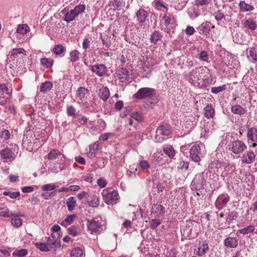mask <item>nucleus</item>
Segmentation results:
<instances>
[{
	"label": "nucleus",
	"mask_w": 257,
	"mask_h": 257,
	"mask_svg": "<svg viewBox=\"0 0 257 257\" xmlns=\"http://www.w3.org/2000/svg\"><path fill=\"white\" fill-rule=\"evenodd\" d=\"M88 230L92 233H100L106 229L104 225V221L100 216L94 217L91 220H87L86 223Z\"/></svg>",
	"instance_id": "obj_1"
},
{
	"label": "nucleus",
	"mask_w": 257,
	"mask_h": 257,
	"mask_svg": "<svg viewBox=\"0 0 257 257\" xmlns=\"http://www.w3.org/2000/svg\"><path fill=\"white\" fill-rule=\"evenodd\" d=\"M102 196L105 203L107 204H115L119 199L118 192L115 190L104 189L102 191Z\"/></svg>",
	"instance_id": "obj_2"
},
{
	"label": "nucleus",
	"mask_w": 257,
	"mask_h": 257,
	"mask_svg": "<svg viewBox=\"0 0 257 257\" xmlns=\"http://www.w3.org/2000/svg\"><path fill=\"white\" fill-rule=\"evenodd\" d=\"M156 94V90L153 88L143 87L138 90L134 95V98L138 99H143L151 97Z\"/></svg>",
	"instance_id": "obj_3"
},
{
	"label": "nucleus",
	"mask_w": 257,
	"mask_h": 257,
	"mask_svg": "<svg viewBox=\"0 0 257 257\" xmlns=\"http://www.w3.org/2000/svg\"><path fill=\"white\" fill-rule=\"evenodd\" d=\"M246 148L247 146L245 143L240 140L233 141L228 145L229 150L235 154H241Z\"/></svg>",
	"instance_id": "obj_4"
},
{
	"label": "nucleus",
	"mask_w": 257,
	"mask_h": 257,
	"mask_svg": "<svg viewBox=\"0 0 257 257\" xmlns=\"http://www.w3.org/2000/svg\"><path fill=\"white\" fill-rule=\"evenodd\" d=\"M46 157L50 161H53L56 159H59L58 160V163L60 165L59 166L60 171H62L64 169V167L63 166H61V165H62L64 163L65 157L58 150L56 149L52 150L46 156Z\"/></svg>",
	"instance_id": "obj_5"
},
{
	"label": "nucleus",
	"mask_w": 257,
	"mask_h": 257,
	"mask_svg": "<svg viewBox=\"0 0 257 257\" xmlns=\"http://www.w3.org/2000/svg\"><path fill=\"white\" fill-rule=\"evenodd\" d=\"M206 183V179L204 178L203 174H198L192 182V186L196 190H202Z\"/></svg>",
	"instance_id": "obj_6"
},
{
	"label": "nucleus",
	"mask_w": 257,
	"mask_h": 257,
	"mask_svg": "<svg viewBox=\"0 0 257 257\" xmlns=\"http://www.w3.org/2000/svg\"><path fill=\"white\" fill-rule=\"evenodd\" d=\"M91 70L99 77L104 76L107 71V67L103 64L90 65Z\"/></svg>",
	"instance_id": "obj_7"
},
{
	"label": "nucleus",
	"mask_w": 257,
	"mask_h": 257,
	"mask_svg": "<svg viewBox=\"0 0 257 257\" xmlns=\"http://www.w3.org/2000/svg\"><path fill=\"white\" fill-rule=\"evenodd\" d=\"M201 154L200 147L198 145H193L190 150L191 159L195 162H199L201 160L200 155Z\"/></svg>",
	"instance_id": "obj_8"
},
{
	"label": "nucleus",
	"mask_w": 257,
	"mask_h": 257,
	"mask_svg": "<svg viewBox=\"0 0 257 257\" xmlns=\"http://www.w3.org/2000/svg\"><path fill=\"white\" fill-rule=\"evenodd\" d=\"M214 28V26L208 21L201 24L199 28V33L208 38L211 29Z\"/></svg>",
	"instance_id": "obj_9"
},
{
	"label": "nucleus",
	"mask_w": 257,
	"mask_h": 257,
	"mask_svg": "<svg viewBox=\"0 0 257 257\" xmlns=\"http://www.w3.org/2000/svg\"><path fill=\"white\" fill-rule=\"evenodd\" d=\"M10 58L21 60L26 55V51L23 48H14L9 53Z\"/></svg>",
	"instance_id": "obj_10"
},
{
	"label": "nucleus",
	"mask_w": 257,
	"mask_h": 257,
	"mask_svg": "<svg viewBox=\"0 0 257 257\" xmlns=\"http://www.w3.org/2000/svg\"><path fill=\"white\" fill-rule=\"evenodd\" d=\"M156 136H168L171 134L170 126L167 124L160 125L156 130Z\"/></svg>",
	"instance_id": "obj_11"
},
{
	"label": "nucleus",
	"mask_w": 257,
	"mask_h": 257,
	"mask_svg": "<svg viewBox=\"0 0 257 257\" xmlns=\"http://www.w3.org/2000/svg\"><path fill=\"white\" fill-rule=\"evenodd\" d=\"M255 158V155L251 151H248L246 153L244 154L241 157V161L243 163L249 164L252 163Z\"/></svg>",
	"instance_id": "obj_12"
},
{
	"label": "nucleus",
	"mask_w": 257,
	"mask_h": 257,
	"mask_svg": "<svg viewBox=\"0 0 257 257\" xmlns=\"http://www.w3.org/2000/svg\"><path fill=\"white\" fill-rule=\"evenodd\" d=\"M136 16L139 23H144L146 22V18L148 16V13L144 9H140L137 11Z\"/></svg>",
	"instance_id": "obj_13"
},
{
	"label": "nucleus",
	"mask_w": 257,
	"mask_h": 257,
	"mask_svg": "<svg viewBox=\"0 0 257 257\" xmlns=\"http://www.w3.org/2000/svg\"><path fill=\"white\" fill-rule=\"evenodd\" d=\"M229 200L230 197L227 194L220 196L216 201V206L218 208H223L226 205Z\"/></svg>",
	"instance_id": "obj_14"
},
{
	"label": "nucleus",
	"mask_w": 257,
	"mask_h": 257,
	"mask_svg": "<svg viewBox=\"0 0 257 257\" xmlns=\"http://www.w3.org/2000/svg\"><path fill=\"white\" fill-rule=\"evenodd\" d=\"M227 222L228 220H227V218L226 216L225 217V214L221 212L218 214L217 223L219 227L221 228L229 227L227 226Z\"/></svg>",
	"instance_id": "obj_15"
},
{
	"label": "nucleus",
	"mask_w": 257,
	"mask_h": 257,
	"mask_svg": "<svg viewBox=\"0 0 257 257\" xmlns=\"http://www.w3.org/2000/svg\"><path fill=\"white\" fill-rule=\"evenodd\" d=\"M224 244L229 248H235L238 245V240L235 237H228L224 240Z\"/></svg>",
	"instance_id": "obj_16"
},
{
	"label": "nucleus",
	"mask_w": 257,
	"mask_h": 257,
	"mask_svg": "<svg viewBox=\"0 0 257 257\" xmlns=\"http://www.w3.org/2000/svg\"><path fill=\"white\" fill-rule=\"evenodd\" d=\"M116 74L119 79H124L126 81L130 79V73L125 68H119Z\"/></svg>",
	"instance_id": "obj_17"
},
{
	"label": "nucleus",
	"mask_w": 257,
	"mask_h": 257,
	"mask_svg": "<svg viewBox=\"0 0 257 257\" xmlns=\"http://www.w3.org/2000/svg\"><path fill=\"white\" fill-rule=\"evenodd\" d=\"M243 25L244 27L252 31L255 30L257 28L256 22L251 18L246 19L243 23Z\"/></svg>",
	"instance_id": "obj_18"
},
{
	"label": "nucleus",
	"mask_w": 257,
	"mask_h": 257,
	"mask_svg": "<svg viewBox=\"0 0 257 257\" xmlns=\"http://www.w3.org/2000/svg\"><path fill=\"white\" fill-rule=\"evenodd\" d=\"M204 116L207 118H213L215 110L211 104H207L204 108Z\"/></svg>",
	"instance_id": "obj_19"
},
{
	"label": "nucleus",
	"mask_w": 257,
	"mask_h": 257,
	"mask_svg": "<svg viewBox=\"0 0 257 257\" xmlns=\"http://www.w3.org/2000/svg\"><path fill=\"white\" fill-rule=\"evenodd\" d=\"M46 243L48 245L50 249H56L61 246L60 242L59 240H55L54 239H51L50 237H48Z\"/></svg>",
	"instance_id": "obj_20"
},
{
	"label": "nucleus",
	"mask_w": 257,
	"mask_h": 257,
	"mask_svg": "<svg viewBox=\"0 0 257 257\" xmlns=\"http://www.w3.org/2000/svg\"><path fill=\"white\" fill-rule=\"evenodd\" d=\"M247 138L252 142H257V129L254 127L249 128L247 131Z\"/></svg>",
	"instance_id": "obj_21"
},
{
	"label": "nucleus",
	"mask_w": 257,
	"mask_h": 257,
	"mask_svg": "<svg viewBox=\"0 0 257 257\" xmlns=\"http://www.w3.org/2000/svg\"><path fill=\"white\" fill-rule=\"evenodd\" d=\"M231 111L233 113L240 115H243L246 112V109L238 104L232 105Z\"/></svg>",
	"instance_id": "obj_22"
},
{
	"label": "nucleus",
	"mask_w": 257,
	"mask_h": 257,
	"mask_svg": "<svg viewBox=\"0 0 257 257\" xmlns=\"http://www.w3.org/2000/svg\"><path fill=\"white\" fill-rule=\"evenodd\" d=\"M209 250V246L208 243L203 242L198 248L197 251V254L199 256H202L206 253Z\"/></svg>",
	"instance_id": "obj_23"
},
{
	"label": "nucleus",
	"mask_w": 257,
	"mask_h": 257,
	"mask_svg": "<svg viewBox=\"0 0 257 257\" xmlns=\"http://www.w3.org/2000/svg\"><path fill=\"white\" fill-rule=\"evenodd\" d=\"M1 155L4 159H13L14 153L12 150L6 148L1 151Z\"/></svg>",
	"instance_id": "obj_24"
},
{
	"label": "nucleus",
	"mask_w": 257,
	"mask_h": 257,
	"mask_svg": "<svg viewBox=\"0 0 257 257\" xmlns=\"http://www.w3.org/2000/svg\"><path fill=\"white\" fill-rule=\"evenodd\" d=\"M239 7L240 11L243 12H250L254 10V8L252 6L245 3L244 1H241L239 3Z\"/></svg>",
	"instance_id": "obj_25"
},
{
	"label": "nucleus",
	"mask_w": 257,
	"mask_h": 257,
	"mask_svg": "<svg viewBox=\"0 0 257 257\" xmlns=\"http://www.w3.org/2000/svg\"><path fill=\"white\" fill-rule=\"evenodd\" d=\"M52 86L53 83L50 81H47L41 84L40 90L42 92L46 93L52 88Z\"/></svg>",
	"instance_id": "obj_26"
},
{
	"label": "nucleus",
	"mask_w": 257,
	"mask_h": 257,
	"mask_svg": "<svg viewBox=\"0 0 257 257\" xmlns=\"http://www.w3.org/2000/svg\"><path fill=\"white\" fill-rule=\"evenodd\" d=\"M76 17L77 16L74 11L71 10L65 14L64 20L67 23H69L74 20Z\"/></svg>",
	"instance_id": "obj_27"
},
{
	"label": "nucleus",
	"mask_w": 257,
	"mask_h": 257,
	"mask_svg": "<svg viewBox=\"0 0 257 257\" xmlns=\"http://www.w3.org/2000/svg\"><path fill=\"white\" fill-rule=\"evenodd\" d=\"M76 200L74 197H69L66 202V204L68 207V210L69 211H72L75 208L76 206Z\"/></svg>",
	"instance_id": "obj_28"
},
{
	"label": "nucleus",
	"mask_w": 257,
	"mask_h": 257,
	"mask_svg": "<svg viewBox=\"0 0 257 257\" xmlns=\"http://www.w3.org/2000/svg\"><path fill=\"white\" fill-rule=\"evenodd\" d=\"M162 38L161 33L158 31H155L151 36L150 40L152 43L156 44L158 41L161 40Z\"/></svg>",
	"instance_id": "obj_29"
},
{
	"label": "nucleus",
	"mask_w": 257,
	"mask_h": 257,
	"mask_svg": "<svg viewBox=\"0 0 257 257\" xmlns=\"http://www.w3.org/2000/svg\"><path fill=\"white\" fill-rule=\"evenodd\" d=\"M65 48L61 44L56 45L53 49V52L57 55L63 56Z\"/></svg>",
	"instance_id": "obj_30"
},
{
	"label": "nucleus",
	"mask_w": 257,
	"mask_h": 257,
	"mask_svg": "<svg viewBox=\"0 0 257 257\" xmlns=\"http://www.w3.org/2000/svg\"><path fill=\"white\" fill-rule=\"evenodd\" d=\"M80 53L77 50H73L70 53V60L72 63L79 61L80 59Z\"/></svg>",
	"instance_id": "obj_31"
},
{
	"label": "nucleus",
	"mask_w": 257,
	"mask_h": 257,
	"mask_svg": "<svg viewBox=\"0 0 257 257\" xmlns=\"http://www.w3.org/2000/svg\"><path fill=\"white\" fill-rule=\"evenodd\" d=\"M88 90L83 87H80L76 91V95L80 99L82 100L85 97Z\"/></svg>",
	"instance_id": "obj_32"
},
{
	"label": "nucleus",
	"mask_w": 257,
	"mask_h": 257,
	"mask_svg": "<svg viewBox=\"0 0 257 257\" xmlns=\"http://www.w3.org/2000/svg\"><path fill=\"white\" fill-rule=\"evenodd\" d=\"M153 212L157 213L158 215H162L165 212V208L160 204L155 205L152 208Z\"/></svg>",
	"instance_id": "obj_33"
},
{
	"label": "nucleus",
	"mask_w": 257,
	"mask_h": 257,
	"mask_svg": "<svg viewBox=\"0 0 257 257\" xmlns=\"http://www.w3.org/2000/svg\"><path fill=\"white\" fill-rule=\"evenodd\" d=\"M110 95L109 89L105 87L101 90L100 97L103 101H106Z\"/></svg>",
	"instance_id": "obj_34"
},
{
	"label": "nucleus",
	"mask_w": 257,
	"mask_h": 257,
	"mask_svg": "<svg viewBox=\"0 0 257 257\" xmlns=\"http://www.w3.org/2000/svg\"><path fill=\"white\" fill-rule=\"evenodd\" d=\"M76 215L74 214L68 216L61 223V225L67 226L68 225L72 223Z\"/></svg>",
	"instance_id": "obj_35"
},
{
	"label": "nucleus",
	"mask_w": 257,
	"mask_h": 257,
	"mask_svg": "<svg viewBox=\"0 0 257 257\" xmlns=\"http://www.w3.org/2000/svg\"><path fill=\"white\" fill-rule=\"evenodd\" d=\"M99 198L96 195H93L91 197V200L88 202V205L89 206L96 207L99 206Z\"/></svg>",
	"instance_id": "obj_36"
},
{
	"label": "nucleus",
	"mask_w": 257,
	"mask_h": 257,
	"mask_svg": "<svg viewBox=\"0 0 257 257\" xmlns=\"http://www.w3.org/2000/svg\"><path fill=\"white\" fill-rule=\"evenodd\" d=\"M30 31V28L26 24L20 25L17 28V31L18 33L25 34Z\"/></svg>",
	"instance_id": "obj_37"
},
{
	"label": "nucleus",
	"mask_w": 257,
	"mask_h": 257,
	"mask_svg": "<svg viewBox=\"0 0 257 257\" xmlns=\"http://www.w3.org/2000/svg\"><path fill=\"white\" fill-rule=\"evenodd\" d=\"M41 63L42 65L47 68L51 67L53 64V60L51 58H42L41 59Z\"/></svg>",
	"instance_id": "obj_38"
},
{
	"label": "nucleus",
	"mask_w": 257,
	"mask_h": 257,
	"mask_svg": "<svg viewBox=\"0 0 257 257\" xmlns=\"http://www.w3.org/2000/svg\"><path fill=\"white\" fill-rule=\"evenodd\" d=\"M228 223H230L237 217V213L235 211H229L226 216Z\"/></svg>",
	"instance_id": "obj_39"
},
{
	"label": "nucleus",
	"mask_w": 257,
	"mask_h": 257,
	"mask_svg": "<svg viewBox=\"0 0 257 257\" xmlns=\"http://www.w3.org/2000/svg\"><path fill=\"white\" fill-rule=\"evenodd\" d=\"M255 229L254 225H249L239 230V232L243 234H248L252 232Z\"/></svg>",
	"instance_id": "obj_40"
},
{
	"label": "nucleus",
	"mask_w": 257,
	"mask_h": 257,
	"mask_svg": "<svg viewBox=\"0 0 257 257\" xmlns=\"http://www.w3.org/2000/svg\"><path fill=\"white\" fill-rule=\"evenodd\" d=\"M71 257H83V251L80 248H75L71 252Z\"/></svg>",
	"instance_id": "obj_41"
},
{
	"label": "nucleus",
	"mask_w": 257,
	"mask_h": 257,
	"mask_svg": "<svg viewBox=\"0 0 257 257\" xmlns=\"http://www.w3.org/2000/svg\"><path fill=\"white\" fill-rule=\"evenodd\" d=\"M85 10V6L82 4H79L76 6L73 10L78 16L79 14L83 13Z\"/></svg>",
	"instance_id": "obj_42"
},
{
	"label": "nucleus",
	"mask_w": 257,
	"mask_h": 257,
	"mask_svg": "<svg viewBox=\"0 0 257 257\" xmlns=\"http://www.w3.org/2000/svg\"><path fill=\"white\" fill-rule=\"evenodd\" d=\"M247 58L252 62H255L256 61L257 58L256 52L254 48L250 49L248 54H247Z\"/></svg>",
	"instance_id": "obj_43"
},
{
	"label": "nucleus",
	"mask_w": 257,
	"mask_h": 257,
	"mask_svg": "<svg viewBox=\"0 0 257 257\" xmlns=\"http://www.w3.org/2000/svg\"><path fill=\"white\" fill-rule=\"evenodd\" d=\"M28 253V250L26 249H21L19 250H15L13 253V255L14 256H16L18 257H23L26 255Z\"/></svg>",
	"instance_id": "obj_44"
},
{
	"label": "nucleus",
	"mask_w": 257,
	"mask_h": 257,
	"mask_svg": "<svg viewBox=\"0 0 257 257\" xmlns=\"http://www.w3.org/2000/svg\"><path fill=\"white\" fill-rule=\"evenodd\" d=\"M164 153L170 158H173L175 155V151L172 147L169 146L164 148Z\"/></svg>",
	"instance_id": "obj_45"
},
{
	"label": "nucleus",
	"mask_w": 257,
	"mask_h": 257,
	"mask_svg": "<svg viewBox=\"0 0 257 257\" xmlns=\"http://www.w3.org/2000/svg\"><path fill=\"white\" fill-rule=\"evenodd\" d=\"M36 246L41 251H48L50 250L46 243L37 242L36 243Z\"/></svg>",
	"instance_id": "obj_46"
},
{
	"label": "nucleus",
	"mask_w": 257,
	"mask_h": 257,
	"mask_svg": "<svg viewBox=\"0 0 257 257\" xmlns=\"http://www.w3.org/2000/svg\"><path fill=\"white\" fill-rule=\"evenodd\" d=\"M131 115L132 117L138 121L142 122L144 120L142 114L139 112H133L131 113Z\"/></svg>",
	"instance_id": "obj_47"
},
{
	"label": "nucleus",
	"mask_w": 257,
	"mask_h": 257,
	"mask_svg": "<svg viewBox=\"0 0 257 257\" xmlns=\"http://www.w3.org/2000/svg\"><path fill=\"white\" fill-rule=\"evenodd\" d=\"M226 89V86L225 85H223L222 86H218V87H213L211 89V92L212 93L217 94L220 92H222Z\"/></svg>",
	"instance_id": "obj_48"
},
{
	"label": "nucleus",
	"mask_w": 257,
	"mask_h": 257,
	"mask_svg": "<svg viewBox=\"0 0 257 257\" xmlns=\"http://www.w3.org/2000/svg\"><path fill=\"white\" fill-rule=\"evenodd\" d=\"M97 150V146L94 145L92 146H90L89 147V152L87 153L88 156L92 158H94L95 156V152Z\"/></svg>",
	"instance_id": "obj_49"
},
{
	"label": "nucleus",
	"mask_w": 257,
	"mask_h": 257,
	"mask_svg": "<svg viewBox=\"0 0 257 257\" xmlns=\"http://www.w3.org/2000/svg\"><path fill=\"white\" fill-rule=\"evenodd\" d=\"M76 109L73 106H69L67 109V114L68 116H72L75 118L79 115L75 113Z\"/></svg>",
	"instance_id": "obj_50"
},
{
	"label": "nucleus",
	"mask_w": 257,
	"mask_h": 257,
	"mask_svg": "<svg viewBox=\"0 0 257 257\" xmlns=\"http://www.w3.org/2000/svg\"><path fill=\"white\" fill-rule=\"evenodd\" d=\"M5 196H9L11 198L15 199L20 196V192L5 191L3 192Z\"/></svg>",
	"instance_id": "obj_51"
},
{
	"label": "nucleus",
	"mask_w": 257,
	"mask_h": 257,
	"mask_svg": "<svg viewBox=\"0 0 257 257\" xmlns=\"http://www.w3.org/2000/svg\"><path fill=\"white\" fill-rule=\"evenodd\" d=\"M12 223L14 226L19 227L22 224V220L18 217L16 218H12Z\"/></svg>",
	"instance_id": "obj_52"
},
{
	"label": "nucleus",
	"mask_w": 257,
	"mask_h": 257,
	"mask_svg": "<svg viewBox=\"0 0 257 257\" xmlns=\"http://www.w3.org/2000/svg\"><path fill=\"white\" fill-rule=\"evenodd\" d=\"M56 188L55 185L53 184H47L42 186V188L43 191H52Z\"/></svg>",
	"instance_id": "obj_53"
},
{
	"label": "nucleus",
	"mask_w": 257,
	"mask_h": 257,
	"mask_svg": "<svg viewBox=\"0 0 257 257\" xmlns=\"http://www.w3.org/2000/svg\"><path fill=\"white\" fill-rule=\"evenodd\" d=\"M101 40L103 46H105L107 48H108L110 46V40L107 36L101 37Z\"/></svg>",
	"instance_id": "obj_54"
},
{
	"label": "nucleus",
	"mask_w": 257,
	"mask_h": 257,
	"mask_svg": "<svg viewBox=\"0 0 257 257\" xmlns=\"http://www.w3.org/2000/svg\"><path fill=\"white\" fill-rule=\"evenodd\" d=\"M211 2V0H196L195 5L197 6H206Z\"/></svg>",
	"instance_id": "obj_55"
},
{
	"label": "nucleus",
	"mask_w": 257,
	"mask_h": 257,
	"mask_svg": "<svg viewBox=\"0 0 257 257\" xmlns=\"http://www.w3.org/2000/svg\"><path fill=\"white\" fill-rule=\"evenodd\" d=\"M121 2L119 0H113L112 2L111 6L114 10H118L119 8L121 7Z\"/></svg>",
	"instance_id": "obj_56"
},
{
	"label": "nucleus",
	"mask_w": 257,
	"mask_h": 257,
	"mask_svg": "<svg viewBox=\"0 0 257 257\" xmlns=\"http://www.w3.org/2000/svg\"><path fill=\"white\" fill-rule=\"evenodd\" d=\"M0 216L2 217H18V215L15 214L14 213H13L12 212H11L9 211H1L0 212Z\"/></svg>",
	"instance_id": "obj_57"
},
{
	"label": "nucleus",
	"mask_w": 257,
	"mask_h": 257,
	"mask_svg": "<svg viewBox=\"0 0 257 257\" xmlns=\"http://www.w3.org/2000/svg\"><path fill=\"white\" fill-rule=\"evenodd\" d=\"M56 193L57 191H54V192H51L50 193H43L42 194V196L44 199H49V198H51L53 196L56 195Z\"/></svg>",
	"instance_id": "obj_58"
},
{
	"label": "nucleus",
	"mask_w": 257,
	"mask_h": 257,
	"mask_svg": "<svg viewBox=\"0 0 257 257\" xmlns=\"http://www.w3.org/2000/svg\"><path fill=\"white\" fill-rule=\"evenodd\" d=\"M90 45V41L88 38L85 37L83 41L82 48L84 50L87 49Z\"/></svg>",
	"instance_id": "obj_59"
},
{
	"label": "nucleus",
	"mask_w": 257,
	"mask_h": 257,
	"mask_svg": "<svg viewBox=\"0 0 257 257\" xmlns=\"http://www.w3.org/2000/svg\"><path fill=\"white\" fill-rule=\"evenodd\" d=\"M160 224L161 221L159 219H152L151 222V227L152 229H155Z\"/></svg>",
	"instance_id": "obj_60"
},
{
	"label": "nucleus",
	"mask_w": 257,
	"mask_h": 257,
	"mask_svg": "<svg viewBox=\"0 0 257 257\" xmlns=\"http://www.w3.org/2000/svg\"><path fill=\"white\" fill-rule=\"evenodd\" d=\"M199 58L201 60L206 62H208L209 59L208 54L204 51L201 52Z\"/></svg>",
	"instance_id": "obj_61"
},
{
	"label": "nucleus",
	"mask_w": 257,
	"mask_h": 257,
	"mask_svg": "<svg viewBox=\"0 0 257 257\" xmlns=\"http://www.w3.org/2000/svg\"><path fill=\"white\" fill-rule=\"evenodd\" d=\"M140 167L144 170L148 169L150 168V165L149 163L146 161H141L139 163Z\"/></svg>",
	"instance_id": "obj_62"
},
{
	"label": "nucleus",
	"mask_w": 257,
	"mask_h": 257,
	"mask_svg": "<svg viewBox=\"0 0 257 257\" xmlns=\"http://www.w3.org/2000/svg\"><path fill=\"white\" fill-rule=\"evenodd\" d=\"M132 110V109L131 107H130V106L126 107L125 108L124 111L120 113V116L121 117H123L127 116L128 114H129L131 113Z\"/></svg>",
	"instance_id": "obj_63"
},
{
	"label": "nucleus",
	"mask_w": 257,
	"mask_h": 257,
	"mask_svg": "<svg viewBox=\"0 0 257 257\" xmlns=\"http://www.w3.org/2000/svg\"><path fill=\"white\" fill-rule=\"evenodd\" d=\"M162 20L164 21V25L166 28L169 26L171 22V18L166 15L163 17Z\"/></svg>",
	"instance_id": "obj_64"
}]
</instances>
